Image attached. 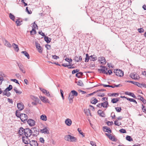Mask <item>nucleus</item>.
I'll return each mask as SVG.
<instances>
[{"label": "nucleus", "mask_w": 146, "mask_h": 146, "mask_svg": "<svg viewBox=\"0 0 146 146\" xmlns=\"http://www.w3.org/2000/svg\"><path fill=\"white\" fill-rule=\"evenodd\" d=\"M74 60L77 62L81 61L82 60V58L80 56H76L74 59Z\"/></svg>", "instance_id": "4be33fe9"}, {"label": "nucleus", "mask_w": 146, "mask_h": 146, "mask_svg": "<svg viewBox=\"0 0 146 146\" xmlns=\"http://www.w3.org/2000/svg\"><path fill=\"white\" fill-rule=\"evenodd\" d=\"M28 7H27L26 8V11H27L28 13L29 14H31L32 13V11H29L28 10Z\"/></svg>", "instance_id": "052dcab7"}, {"label": "nucleus", "mask_w": 146, "mask_h": 146, "mask_svg": "<svg viewBox=\"0 0 146 146\" xmlns=\"http://www.w3.org/2000/svg\"><path fill=\"white\" fill-rule=\"evenodd\" d=\"M106 69H98V71H100V73H103L107 75V73L106 71Z\"/></svg>", "instance_id": "7c9ffc66"}, {"label": "nucleus", "mask_w": 146, "mask_h": 146, "mask_svg": "<svg viewBox=\"0 0 146 146\" xmlns=\"http://www.w3.org/2000/svg\"><path fill=\"white\" fill-rule=\"evenodd\" d=\"M42 91L43 93L45 94L46 92V90L45 89L39 88Z\"/></svg>", "instance_id": "680f3d73"}, {"label": "nucleus", "mask_w": 146, "mask_h": 146, "mask_svg": "<svg viewBox=\"0 0 146 146\" xmlns=\"http://www.w3.org/2000/svg\"><path fill=\"white\" fill-rule=\"evenodd\" d=\"M118 95V94L116 93H110L109 94V96H116V95L117 96Z\"/></svg>", "instance_id": "de8ad7c7"}, {"label": "nucleus", "mask_w": 146, "mask_h": 146, "mask_svg": "<svg viewBox=\"0 0 146 146\" xmlns=\"http://www.w3.org/2000/svg\"><path fill=\"white\" fill-rule=\"evenodd\" d=\"M30 33L31 34L33 35V34H35L36 32L34 28H33L32 30L30 31Z\"/></svg>", "instance_id": "09e8293b"}, {"label": "nucleus", "mask_w": 146, "mask_h": 146, "mask_svg": "<svg viewBox=\"0 0 146 146\" xmlns=\"http://www.w3.org/2000/svg\"><path fill=\"white\" fill-rule=\"evenodd\" d=\"M31 146H38V144L37 142L35 140H32L29 142Z\"/></svg>", "instance_id": "aec40b11"}, {"label": "nucleus", "mask_w": 146, "mask_h": 146, "mask_svg": "<svg viewBox=\"0 0 146 146\" xmlns=\"http://www.w3.org/2000/svg\"><path fill=\"white\" fill-rule=\"evenodd\" d=\"M107 74H109V75H111L112 73V72L111 70H109L108 71V72H107Z\"/></svg>", "instance_id": "774afa93"}, {"label": "nucleus", "mask_w": 146, "mask_h": 146, "mask_svg": "<svg viewBox=\"0 0 146 146\" xmlns=\"http://www.w3.org/2000/svg\"><path fill=\"white\" fill-rule=\"evenodd\" d=\"M71 92L73 95L75 96H77L78 95V93L76 91L74 90H73L71 91Z\"/></svg>", "instance_id": "a19ab883"}, {"label": "nucleus", "mask_w": 146, "mask_h": 146, "mask_svg": "<svg viewBox=\"0 0 146 146\" xmlns=\"http://www.w3.org/2000/svg\"><path fill=\"white\" fill-rule=\"evenodd\" d=\"M97 114L100 117H105L106 116L105 112L101 110H100L98 111Z\"/></svg>", "instance_id": "0eeeda50"}, {"label": "nucleus", "mask_w": 146, "mask_h": 146, "mask_svg": "<svg viewBox=\"0 0 146 146\" xmlns=\"http://www.w3.org/2000/svg\"><path fill=\"white\" fill-rule=\"evenodd\" d=\"M94 108L91 106L84 108V113L87 116H92L91 113L92 112H94Z\"/></svg>", "instance_id": "f257e3e1"}, {"label": "nucleus", "mask_w": 146, "mask_h": 146, "mask_svg": "<svg viewBox=\"0 0 146 146\" xmlns=\"http://www.w3.org/2000/svg\"><path fill=\"white\" fill-rule=\"evenodd\" d=\"M45 46L47 50H50V49L51 46L50 45L47 44L45 45Z\"/></svg>", "instance_id": "6e6d98bb"}, {"label": "nucleus", "mask_w": 146, "mask_h": 146, "mask_svg": "<svg viewBox=\"0 0 146 146\" xmlns=\"http://www.w3.org/2000/svg\"><path fill=\"white\" fill-rule=\"evenodd\" d=\"M29 137L23 136L22 137V140L23 142L25 144H28L29 143V139L28 138Z\"/></svg>", "instance_id": "9b49d317"}, {"label": "nucleus", "mask_w": 146, "mask_h": 146, "mask_svg": "<svg viewBox=\"0 0 146 146\" xmlns=\"http://www.w3.org/2000/svg\"><path fill=\"white\" fill-rule=\"evenodd\" d=\"M115 75L121 77L123 75V72L121 70L117 69L114 70Z\"/></svg>", "instance_id": "39448f33"}, {"label": "nucleus", "mask_w": 146, "mask_h": 146, "mask_svg": "<svg viewBox=\"0 0 146 146\" xmlns=\"http://www.w3.org/2000/svg\"><path fill=\"white\" fill-rule=\"evenodd\" d=\"M90 144L92 146H96L95 142L93 141H91Z\"/></svg>", "instance_id": "bf43d9fd"}, {"label": "nucleus", "mask_w": 146, "mask_h": 146, "mask_svg": "<svg viewBox=\"0 0 146 146\" xmlns=\"http://www.w3.org/2000/svg\"><path fill=\"white\" fill-rule=\"evenodd\" d=\"M119 131L120 133H126V131L125 130L123 129H121L119 130Z\"/></svg>", "instance_id": "13d9d810"}, {"label": "nucleus", "mask_w": 146, "mask_h": 146, "mask_svg": "<svg viewBox=\"0 0 146 146\" xmlns=\"http://www.w3.org/2000/svg\"><path fill=\"white\" fill-rule=\"evenodd\" d=\"M108 105V103L106 101L103 103L100 104H99L97 105V106L100 108L103 107V108H106L107 107Z\"/></svg>", "instance_id": "f3484780"}, {"label": "nucleus", "mask_w": 146, "mask_h": 146, "mask_svg": "<svg viewBox=\"0 0 146 146\" xmlns=\"http://www.w3.org/2000/svg\"><path fill=\"white\" fill-rule=\"evenodd\" d=\"M99 61H100L101 63L103 65L105 64L106 63V61L105 58L103 56L99 58Z\"/></svg>", "instance_id": "a211bd4d"}, {"label": "nucleus", "mask_w": 146, "mask_h": 146, "mask_svg": "<svg viewBox=\"0 0 146 146\" xmlns=\"http://www.w3.org/2000/svg\"><path fill=\"white\" fill-rule=\"evenodd\" d=\"M14 91L16 92V93L18 94H20L22 93L21 92L17 90V88L16 87H14Z\"/></svg>", "instance_id": "79ce46f5"}, {"label": "nucleus", "mask_w": 146, "mask_h": 146, "mask_svg": "<svg viewBox=\"0 0 146 146\" xmlns=\"http://www.w3.org/2000/svg\"><path fill=\"white\" fill-rule=\"evenodd\" d=\"M52 58L55 59H57L58 58H59V57L56 55L52 56Z\"/></svg>", "instance_id": "e2e57ef3"}, {"label": "nucleus", "mask_w": 146, "mask_h": 146, "mask_svg": "<svg viewBox=\"0 0 146 146\" xmlns=\"http://www.w3.org/2000/svg\"><path fill=\"white\" fill-rule=\"evenodd\" d=\"M65 124L68 126H70L72 123V120L70 118H67L65 119L64 121Z\"/></svg>", "instance_id": "6e6552de"}, {"label": "nucleus", "mask_w": 146, "mask_h": 146, "mask_svg": "<svg viewBox=\"0 0 146 146\" xmlns=\"http://www.w3.org/2000/svg\"><path fill=\"white\" fill-rule=\"evenodd\" d=\"M5 46L9 48L11 47V45L7 40H5Z\"/></svg>", "instance_id": "2f4dec72"}, {"label": "nucleus", "mask_w": 146, "mask_h": 146, "mask_svg": "<svg viewBox=\"0 0 146 146\" xmlns=\"http://www.w3.org/2000/svg\"><path fill=\"white\" fill-rule=\"evenodd\" d=\"M138 31L139 33H141L144 32V30L143 28H141L140 29H138Z\"/></svg>", "instance_id": "864d4df0"}, {"label": "nucleus", "mask_w": 146, "mask_h": 146, "mask_svg": "<svg viewBox=\"0 0 146 146\" xmlns=\"http://www.w3.org/2000/svg\"><path fill=\"white\" fill-rule=\"evenodd\" d=\"M120 97L121 98H124L126 99L127 100H135L133 99L130 98H127V97H125L124 96H120Z\"/></svg>", "instance_id": "8fccbe9b"}, {"label": "nucleus", "mask_w": 146, "mask_h": 146, "mask_svg": "<svg viewBox=\"0 0 146 146\" xmlns=\"http://www.w3.org/2000/svg\"><path fill=\"white\" fill-rule=\"evenodd\" d=\"M86 57L85 58V62H88L89 61V60L90 59V56H89L88 54H86Z\"/></svg>", "instance_id": "c03bdc74"}, {"label": "nucleus", "mask_w": 146, "mask_h": 146, "mask_svg": "<svg viewBox=\"0 0 146 146\" xmlns=\"http://www.w3.org/2000/svg\"><path fill=\"white\" fill-rule=\"evenodd\" d=\"M90 60L94 61L97 60V58L95 55H91L90 56Z\"/></svg>", "instance_id": "cd10ccee"}, {"label": "nucleus", "mask_w": 146, "mask_h": 146, "mask_svg": "<svg viewBox=\"0 0 146 146\" xmlns=\"http://www.w3.org/2000/svg\"><path fill=\"white\" fill-rule=\"evenodd\" d=\"M64 139L67 141L72 142H75L77 140V138L76 137L70 135H66L64 137Z\"/></svg>", "instance_id": "7ed1b4c3"}, {"label": "nucleus", "mask_w": 146, "mask_h": 146, "mask_svg": "<svg viewBox=\"0 0 146 146\" xmlns=\"http://www.w3.org/2000/svg\"><path fill=\"white\" fill-rule=\"evenodd\" d=\"M130 76L131 78L135 80H137L139 78V76L137 74H136L135 72L131 73Z\"/></svg>", "instance_id": "2eb2a0df"}, {"label": "nucleus", "mask_w": 146, "mask_h": 146, "mask_svg": "<svg viewBox=\"0 0 146 146\" xmlns=\"http://www.w3.org/2000/svg\"><path fill=\"white\" fill-rule=\"evenodd\" d=\"M12 46H13V48H14L15 51H16L17 52L19 51V49L18 46L17 44L15 43H13L12 44Z\"/></svg>", "instance_id": "a878e982"}, {"label": "nucleus", "mask_w": 146, "mask_h": 146, "mask_svg": "<svg viewBox=\"0 0 146 146\" xmlns=\"http://www.w3.org/2000/svg\"><path fill=\"white\" fill-rule=\"evenodd\" d=\"M103 130L104 131L108 133L109 134L111 133V131L109 127H103Z\"/></svg>", "instance_id": "b1692460"}, {"label": "nucleus", "mask_w": 146, "mask_h": 146, "mask_svg": "<svg viewBox=\"0 0 146 146\" xmlns=\"http://www.w3.org/2000/svg\"><path fill=\"white\" fill-rule=\"evenodd\" d=\"M125 93L126 94L131 96L134 98L135 97V96L133 93L128 92H125Z\"/></svg>", "instance_id": "72a5a7b5"}, {"label": "nucleus", "mask_w": 146, "mask_h": 146, "mask_svg": "<svg viewBox=\"0 0 146 146\" xmlns=\"http://www.w3.org/2000/svg\"><path fill=\"white\" fill-rule=\"evenodd\" d=\"M75 83H77V85L79 86H83L84 85L83 82L81 80H80L78 82L76 81Z\"/></svg>", "instance_id": "bb28decb"}, {"label": "nucleus", "mask_w": 146, "mask_h": 146, "mask_svg": "<svg viewBox=\"0 0 146 146\" xmlns=\"http://www.w3.org/2000/svg\"><path fill=\"white\" fill-rule=\"evenodd\" d=\"M116 111L117 112H120L121 110V108L119 107H117L115 108Z\"/></svg>", "instance_id": "69168bd1"}, {"label": "nucleus", "mask_w": 146, "mask_h": 146, "mask_svg": "<svg viewBox=\"0 0 146 146\" xmlns=\"http://www.w3.org/2000/svg\"><path fill=\"white\" fill-rule=\"evenodd\" d=\"M135 85L141 88H142L143 87L146 88V85L145 84H141L138 82H136Z\"/></svg>", "instance_id": "412c9836"}, {"label": "nucleus", "mask_w": 146, "mask_h": 146, "mask_svg": "<svg viewBox=\"0 0 146 146\" xmlns=\"http://www.w3.org/2000/svg\"><path fill=\"white\" fill-rule=\"evenodd\" d=\"M83 75V73L82 72H79L77 73H76V77H78V78H80V76H82Z\"/></svg>", "instance_id": "ea45409f"}, {"label": "nucleus", "mask_w": 146, "mask_h": 146, "mask_svg": "<svg viewBox=\"0 0 146 146\" xmlns=\"http://www.w3.org/2000/svg\"><path fill=\"white\" fill-rule=\"evenodd\" d=\"M16 115L17 117H20L21 121L24 123L26 122L28 118V117L27 115L24 113L20 114L18 111H16Z\"/></svg>", "instance_id": "f03ea898"}, {"label": "nucleus", "mask_w": 146, "mask_h": 146, "mask_svg": "<svg viewBox=\"0 0 146 146\" xmlns=\"http://www.w3.org/2000/svg\"><path fill=\"white\" fill-rule=\"evenodd\" d=\"M40 119L43 121H46L47 120V117L45 114H41L39 117Z\"/></svg>", "instance_id": "ddd939ff"}, {"label": "nucleus", "mask_w": 146, "mask_h": 146, "mask_svg": "<svg viewBox=\"0 0 146 146\" xmlns=\"http://www.w3.org/2000/svg\"><path fill=\"white\" fill-rule=\"evenodd\" d=\"M38 33L40 35H41L42 36H45V35L44 34V33L42 32L41 31V32H40V31Z\"/></svg>", "instance_id": "338daca9"}, {"label": "nucleus", "mask_w": 146, "mask_h": 146, "mask_svg": "<svg viewBox=\"0 0 146 146\" xmlns=\"http://www.w3.org/2000/svg\"><path fill=\"white\" fill-rule=\"evenodd\" d=\"M11 81H13V82H15L16 83L19 84V82H18V81L16 79H11Z\"/></svg>", "instance_id": "4d7b16f0"}, {"label": "nucleus", "mask_w": 146, "mask_h": 146, "mask_svg": "<svg viewBox=\"0 0 146 146\" xmlns=\"http://www.w3.org/2000/svg\"><path fill=\"white\" fill-rule=\"evenodd\" d=\"M31 104L29 105L30 106L37 105L38 104H42L41 101H31Z\"/></svg>", "instance_id": "4468645a"}, {"label": "nucleus", "mask_w": 146, "mask_h": 146, "mask_svg": "<svg viewBox=\"0 0 146 146\" xmlns=\"http://www.w3.org/2000/svg\"><path fill=\"white\" fill-rule=\"evenodd\" d=\"M21 53L23 54L26 56L28 59L30 58V56L29 54L26 51H23L21 52Z\"/></svg>", "instance_id": "473e14b6"}, {"label": "nucleus", "mask_w": 146, "mask_h": 146, "mask_svg": "<svg viewBox=\"0 0 146 146\" xmlns=\"http://www.w3.org/2000/svg\"><path fill=\"white\" fill-rule=\"evenodd\" d=\"M125 139L126 140L129 141H133L132 138L130 136L128 135H127Z\"/></svg>", "instance_id": "c9c22d12"}, {"label": "nucleus", "mask_w": 146, "mask_h": 146, "mask_svg": "<svg viewBox=\"0 0 146 146\" xmlns=\"http://www.w3.org/2000/svg\"><path fill=\"white\" fill-rule=\"evenodd\" d=\"M25 132V129L22 127H20L19 128L18 131V133L20 135L24 136Z\"/></svg>", "instance_id": "dca6fc26"}, {"label": "nucleus", "mask_w": 146, "mask_h": 146, "mask_svg": "<svg viewBox=\"0 0 146 146\" xmlns=\"http://www.w3.org/2000/svg\"><path fill=\"white\" fill-rule=\"evenodd\" d=\"M134 98L138 100H144L142 96H141L140 95H138L137 96H135V97Z\"/></svg>", "instance_id": "c85d7f7f"}, {"label": "nucleus", "mask_w": 146, "mask_h": 146, "mask_svg": "<svg viewBox=\"0 0 146 146\" xmlns=\"http://www.w3.org/2000/svg\"><path fill=\"white\" fill-rule=\"evenodd\" d=\"M39 141L42 143L44 144L45 142V140L44 138L42 137H40L39 139Z\"/></svg>", "instance_id": "37998d69"}, {"label": "nucleus", "mask_w": 146, "mask_h": 146, "mask_svg": "<svg viewBox=\"0 0 146 146\" xmlns=\"http://www.w3.org/2000/svg\"><path fill=\"white\" fill-rule=\"evenodd\" d=\"M114 124L115 125L119 126L121 125V123L120 121H118V120H116L114 121Z\"/></svg>", "instance_id": "e433bc0d"}, {"label": "nucleus", "mask_w": 146, "mask_h": 146, "mask_svg": "<svg viewBox=\"0 0 146 146\" xmlns=\"http://www.w3.org/2000/svg\"><path fill=\"white\" fill-rule=\"evenodd\" d=\"M62 66H63L64 67H68L69 66H72L73 64L72 65L71 64H70L69 65H68L66 64L65 63V64H62Z\"/></svg>", "instance_id": "5fc2aeb1"}, {"label": "nucleus", "mask_w": 146, "mask_h": 146, "mask_svg": "<svg viewBox=\"0 0 146 146\" xmlns=\"http://www.w3.org/2000/svg\"><path fill=\"white\" fill-rule=\"evenodd\" d=\"M22 21H19V20H17L15 21V23L17 24V26H19L21 25V23Z\"/></svg>", "instance_id": "49530a36"}, {"label": "nucleus", "mask_w": 146, "mask_h": 146, "mask_svg": "<svg viewBox=\"0 0 146 146\" xmlns=\"http://www.w3.org/2000/svg\"><path fill=\"white\" fill-rule=\"evenodd\" d=\"M13 88L12 86L11 85H9L8 87L5 89V92L9 91H10Z\"/></svg>", "instance_id": "f704fd0d"}, {"label": "nucleus", "mask_w": 146, "mask_h": 146, "mask_svg": "<svg viewBox=\"0 0 146 146\" xmlns=\"http://www.w3.org/2000/svg\"><path fill=\"white\" fill-rule=\"evenodd\" d=\"M44 40L47 43H49L51 41V39L49 38L48 36H44Z\"/></svg>", "instance_id": "c756f323"}, {"label": "nucleus", "mask_w": 146, "mask_h": 146, "mask_svg": "<svg viewBox=\"0 0 146 146\" xmlns=\"http://www.w3.org/2000/svg\"><path fill=\"white\" fill-rule=\"evenodd\" d=\"M39 131L41 133L44 134H49L50 133L49 128L46 126H45L43 128L40 129Z\"/></svg>", "instance_id": "20e7f679"}, {"label": "nucleus", "mask_w": 146, "mask_h": 146, "mask_svg": "<svg viewBox=\"0 0 146 146\" xmlns=\"http://www.w3.org/2000/svg\"><path fill=\"white\" fill-rule=\"evenodd\" d=\"M77 131L79 134L81 135V137L82 138H84L85 137V134L83 132L81 129L78 128L77 129Z\"/></svg>", "instance_id": "6ab92c4d"}, {"label": "nucleus", "mask_w": 146, "mask_h": 146, "mask_svg": "<svg viewBox=\"0 0 146 146\" xmlns=\"http://www.w3.org/2000/svg\"><path fill=\"white\" fill-rule=\"evenodd\" d=\"M24 136L29 137L31 134V131L29 128L25 129Z\"/></svg>", "instance_id": "423d86ee"}, {"label": "nucleus", "mask_w": 146, "mask_h": 146, "mask_svg": "<svg viewBox=\"0 0 146 146\" xmlns=\"http://www.w3.org/2000/svg\"><path fill=\"white\" fill-rule=\"evenodd\" d=\"M17 64L21 71L23 73H25V71L23 70V65L22 64H20L18 62H17Z\"/></svg>", "instance_id": "393cba45"}, {"label": "nucleus", "mask_w": 146, "mask_h": 146, "mask_svg": "<svg viewBox=\"0 0 146 146\" xmlns=\"http://www.w3.org/2000/svg\"><path fill=\"white\" fill-rule=\"evenodd\" d=\"M60 93H61V96L63 98V100L64 98V95H63V91L62 90L60 89Z\"/></svg>", "instance_id": "0e129e2a"}, {"label": "nucleus", "mask_w": 146, "mask_h": 146, "mask_svg": "<svg viewBox=\"0 0 146 146\" xmlns=\"http://www.w3.org/2000/svg\"><path fill=\"white\" fill-rule=\"evenodd\" d=\"M39 98L41 100H47V99H46L44 96H40Z\"/></svg>", "instance_id": "3c124183"}, {"label": "nucleus", "mask_w": 146, "mask_h": 146, "mask_svg": "<svg viewBox=\"0 0 146 146\" xmlns=\"http://www.w3.org/2000/svg\"><path fill=\"white\" fill-rule=\"evenodd\" d=\"M36 46L38 51L40 53H41L42 52L43 49L40 46V44L36 42Z\"/></svg>", "instance_id": "f8f14e48"}, {"label": "nucleus", "mask_w": 146, "mask_h": 146, "mask_svg": "<svg viewBox=\"0 0 146 146\" xmlns=\"http://www.w3.org/2000/svg\"><path fill=\"white\" fill-rule=\"evenodd\" d=\"M17 107L20 110H23L24 108V105L21 103H18L17 104Z\"/></svg>", "instance_id": "5701e85b"}, {"label": "nucleus", "mask_w": 146, "mask_h": 146, "mask_svg": "<svg viewBox=\"0 0 146 146\" xmlns=\"http://www.w3.org/2000/svg\"><path fill=\"white\" fill-rule=\"evenodd\" d=\"M74 97V96L70 92L69 94L68 99L70 100H72L73 99Z\"/></svg>", "instance_id": "4c0bfd02"}, {"label": "nucleus", "mask_w": 146, "mask_h": 146, "mask_svg": "<svg viewBox=\"0 0 146 146\" xmlns=\"http://www.w3.org/2000/svg\"><path fill=\"white\" fill-rule=\"evenodd\" d=\"M9 17L13 21H15V16L11 13L9 14Z\"/></svg>", "instance_id": "a18cd8bd"}, {"label": "nucleus", "mask_w": 146, "mask_h": 146, "mask_svg": "<svg viewBox=\"0 0 146 146\" xmlns=\"http://www.w3.org/2000/svg\"><path fill=\"white\" fill-rule=\"evenodd\" d=\"M27 122L28 125L30 126H33L35 125V121L32 119H28L27 121Z\"/></svg>", "instance_id": "1a4fd4ad"}, {"label": "nucleus", "mask_w": 146, "mask_h": 146, "mask_svg": "<svg viewBox=\"0 0 146 146\" xmlns=\"http://www.w3.org/2000/svg\"><path fill=\"white\" fill-rule=\"evenodd\" d=\"M106 124L108 126H111L113 125V122L112 121H108L106 123Z\"/></svg>", "instance_id": "603ef678"}, {"label": "nucleus", "mask_w": 146, "mask_h": 146, "mask_svg": "<svg viewBox=\"0 0 146 146\" xmlns=\"http://www.w3.org/2000/svg\"><path fill=\"white\" fill-rule=\"evenodd\" d=\"M106 135L109 137L110 139L113 141L116 142L117 141V139L115 136L109 133H106Z\"/></svg>", "instance_id": "9d476101"}, {"label": "nucleus", "mask_w": 146, "mask_h": 146, "mask_svg": "<svg viewBox=\"0 0 146 146\" xmlns=\"http://www.w3.org/2000/svg\"><path fill=\"white\" fill-rule=\"evenodd\" d=\"M30 97L31 99L33 100H37L38 99L39 100V99H38V98L35 96H31Z\"/></svg>", "instance_id": "58836bf2"}]
</instances>
